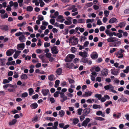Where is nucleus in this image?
Segmentation results:
<instances>
[{
    "instance_id": "obj_1",
    "label": "nucleus",
    "mask_w": 129,
    "mask_h": 129,
    "mask_svg": "<svg viewBox=\"0 0 129 129\" xmlns=\"http://www.w3.org/2000/svg\"><path fill=\"white\" fill-rule=\"evenodd\" d=\"M69 40V43H72L73 45H76L78 43V38H76L75 36H74L73 37H70Z\"/></svg>"
},
{
    "instance_id": "obj_2",
    "label": "nucleus",
    "mask_w": 129,
    "mask_h": 129,
    "mask_svg": "<svg viewBox=\"0 0 129 129\" xmlns=\"http://www.w3.org/2000/svg\"><path fill=\"white\" fill-rule=\"evenodd\" d=\"M124 51V50L120 49V51L115 53L116 57L118 58H122L123 56L122 53Z\"/></svg>"
},
{
    "instance_id": "obj_3",
    "label": "nucleus",
    "mask_w": 129,
    "mask_h": 129,
    "mask_svg": "<svg viewBox=\"0 0 129 129\" xmlns=\"http://www.w3.org/2000/svg\"><path fill=\"white\" fill-rule=\"evenodd\" d=\"M119 40V39L115 37H110L107 40L108 42H114Z\"/></svg>"
},
{
    "instance_id": "obj_4",
    "label": "nucleus",
    "mask_w": 129,
    "mask_h": 129,
    "mask_svg": "<svg viewBox=\"0 0 129 129\" xmlns=\"http://www.w3.org/2000/svg\"><path fill=\"white\" fill-rule=\"evenodd\" d=\"M52 53L53 54H57L59 50L57 47L56 46L52 47L51 49Z\"/></svg>"
},
{
    "instance_id": "obj_5",
    "label": "nucleus",
    "mask_w": 129,
    "mask_h": 129,
    "mask_svg": "<svg viewBox=\"0 0 129 129\" xmlns=\"http://www.w3.org/2000/svg\"><path fill=\"white\" fill-rule=\"evenodd\" d=\"M60 97L62 98V99H61L60 100L62 102H63L66 100L69 99V98L68 99L67 97L65 96L64 94L62 92L60 93Z\"/></svg>"
},
{
    "instance_id": "obj_6",
    "label": "nucleus",
    "mask_w": 129,
    "mask_h": 129,
    "mask_svg": "<svg viewBox=\"0 0 129 129\" xmlns=\"http://www.w3.org/2000/svg\"><path fill=\"white\" fill-rule=\"evenodd\" d=\"M90 111V108H85L83 110V115L84 116H87Z\"/></svg>"
},
{
    "instance_id": "obj_7",
    "label": "nucleus",
    "mask_w": 129,
    "mask_h": 129,
    "mask_svg": "<svg viewBox=\"0 0 129 129\" xmlns=\"http://www.w3.org/2000/svg\"><path fill=\"white\" fill-rule=\"evenodd\" d=\"M25 47L24 43H22L21 44H18L17 47V48L18 50H22L24 49Z\"/></svg>"
},
{
    "instance_id": "obj_8",
    "label": "nucleus",
    "mask_w": 129,
    "mask_h": 129,
    "mask_svg": "<svg viewBox=\"0 0 129 129\" xmlns=\"http://www.w3.org/2000/svg\"><path fill=\"white\" fill-rule=\"evenodd\" d=\"M111 73L114 75H118L119 73V71L117 69H111Z\"/></svg>"
},
{
    "instance_id": "obj_9",
    "label": "nucleus",
    "mask_w": 129,
    "mask_h": 129,
    "mask_svg": "<svg viewBox=\"0 0 129 129\" xmlns=\"http://www.w3.org/2000/svg\"><path fill=\"white\" fill-rule=\"evenodd\" d=\"M92 92L89 91H88L87 92H85L84 93L82 96L83 97H87L88 96H90L92 95Z\"/></svg>"
},
{
    "instance_id": "obj_10",
    "label": "nucleus",
    "mask_w": 129,
    "mask_h": 129,
    "mask_svg": "<svg viewBox=\"0 0 129 129\" xmlns=\"http://www.w3.org/2000/svg\"><path fill=\"white\" fill-rule=\"evenodd\" d=\"M14 51L13 49H10L8 50L6 52V55L8 56H9L12 55L13 53H14Z\"/></svg>"
},
{
    "instance_id": "obj_11",
    "label": "nucleus",
    "mask_w": 129,
    "mask_h": 129,
    "mask_svg": "<svg viewBox=\"0 0 129 129\" xmlns=\"http://www.w3.org/2000/svg\"><path fill=\"white\" fill-rule=\"evenodd\" d=\"M101 74L103 76H107L108 73V70L106 69H104L101 71Z\"/></svg>"
},
{
    "instance_id": "obj_12",
    "label": "nucleus",
    "mask_w": 129,
    "mask_h": 129,
    "mask_svg": "<svg viewBox=\"0 0 129 129\" xmlns=\"http://www.w3.org/2000/svg\"><path fill=\"white\" fill-rule=\"evenodd\" d=\"M41 92L43 96H46L49 92V90L48 89H44L42 90Z\"/></svg>"
},
{
    "instance_id": "obj_13",
    "label": "nucleus",
    "mask_w": 129,
    "mask_h": 129,
    "mask_svg": "<svg viewBox=\"0 0 129 129\" xmlns=\"http://www.w3.org/2000/svg\"><path fill=\"white\" fill-rule=\"evenodd\" d=\"M87 53L86 51L83 52H80L79 53V54L82 58H85L87 57Z\"/></svg>"
},
{
    "instance_id": "obj_14",
    "label": "nucleus",
    "mask_w": 129,
    "mask_h": 129,
    "mask_svg": "<svg viewBox=\"0 0 129 129\" xmlns=\"http://www.w3.org/2000/svg\"><path fill=\"white\" fill-rule=\"evenodd\" d=\"M19 40L21 42H24L25 41L26 38L23 35H22L18 38Z\"/></svg>"
},
{
    "instance_id": "obj_15",
    "label": "nucleus",
    "mask_w": 129,
    "mask_h": 129,
    "mask_svg": "<svg viewBox=\"0 0 129 129\" xmlns=\"http://www.w3.org/2000/svg\"><path fill=\"white\" fill-rule=\"evenodd\" d=\"M38 105L36 103L32 104L30 105V107L32 109H35L38 107Z\"/></svg>"
},
{
    "instance_id": "obj_16",
    "label": "nucleus",
    "mask_w": 129,
    "mask_h": 129,
    "mask_svg": "<svg viewBox=\"0 0 129 129\" xmlns=\"http://www.w3.org/2000/svg\"><path fill=\"white\" fill-rule=\"evenodd\" d=\"M0 27L1 29L5 31H7L9 29V27L7 25H1L0 26Z\"/></svg>"
},
{
    "instance_id": "obj_17",
    "label": "nucleus",
    "mask_w": 129,
    "mask_h": 129,
    "mask_svg": "<svg viewBox=\"0 0 129 129\" xmlns=\"http://www.w3.org/2000/svg\"><path fill=\"white\" fill-rule=\"evenodd\" d=\"M95 52V53H93L91 56V57L93 59H96L98 57V55L97 53L96 52Z\"/></svg>"
},
{
    "instance_id": "obj_18",
    "label": "nucleus",
    "mask_w": 129,
    "mask_h": 129,
    "mask_svg": "<svg viewBox=\"0 0 129 129\" xmlns=\"http://www.w3.org/2000/svg\"><path fill=\"white\" fill-rule=\"evenodd\" d=\"M62 70L61 68H59L57 70L56 72L58 75H60L61 74Z\"/></svg>"
},
{
    "instance_id": "obj_19",
    "label": "nucleus",
    "mask_w": 129,
    "mask_h": 129,
    "mask_svg": "<svg viewBox=\"0 0 129 129\" xmlns=\"http://www.w3.org/2000/svg\"><path fill=\"white\" fill-rule=\"evenodd\" d=\"M105 89L106 90L110 89L111 88H114V87L112 85L110 84L108 85L105 86L104 87Z\"/></svg>"
},
{
    "instance_id": "obj_20",
    "label": "nucleus",
    "mask_w": 129,
    "mask_h": 129,
    "mask_svg": "<svg viewBox=\"0 0 129 129\" xmlns=\"http://www.w3.org/2000/svg\"><path fill=\"white\" fill-rule=\"evenodd\" d=\"M105 32L107 35H108L110 37H111L113 36L112 33L110 32L109 30L108 29H106Z\"/></svg>"
},
{
    "instance_id": "obj_21",
    "label": "nucleus",
    "mask_w": 129,
    "mask_h": 129,
    "mask_svg": "<svg viewBox=\"0 0 129 129\" xmlns=\"http://www.w3.org/2000/svg\"><path fill=\"white\" fill-rule=\"evenodd\" d=\"M127 99L124 97H121L119 98L118 100V101H122L123 102H127Z\"/></svg>"
},
{
    "instance_id": "obj_22",
    "label": "nucleus",
    "mask_w": 129,
    "mask_h": 129,
    "mask_svg": "<svg viewBox=\"0 0 129 129\" xmlns=\"http://www.w3.org/2000/svg\"><path fill=\"white\" fill-rule=\"evenodd\" d=\"M20 77L22 79H26L28 78L27 75L25 74H22L21 75Z\"/></svg>"
},
{
    "instance_id": "obj_23",
    "label": "nucleus",
    "mask_w": 129,
    "mask_h": 129,
    "mask_svg": "<svg viewBox=\"0 0 129 129\" xmlns=\"http://www.w3.org/2000/svg\"><path fill=\"white\" fill-rule=\"evenodd\" d=\"M118 24L120 28H121L125 26L126 23L125 22H121Z\"/></svg>"
},
{
    "instance_id": "obj_24",
    "label": "nucleus",
    "mask_w": 129,
    "mask_h": 129,
    "mask_svg": "<svg viewBox=\"0 0 129 129\" xmlns=\"http://www.w3.org/2000/svg\"><path fill=\"white\" fill-rule=\"evenodd\" d=\"M114 17L111 18L109 20V22L110 23H114L117 20Z\"/></svg>"
},
{
    "instance_id": "obj_25",
    "label": "nucleus",
    "mask_w": 129,
    "mask_h": 129,
    "mask_svg": "<svg viewBox=\"0 0 129 129\" xmlns=\"http://www.w3.org/2000/svg\"><path fill=\"white\" fill-rule=\"evenodd\" d=\"M33 9V8L31 6H28L26 8L27 11L30 12L32 11Z\"/></svg>"
},
{
    "instance_id": "obj_26",
    "label": "nucleus",
    "mask_w": 129,
    "mask_h": 129,
    "mask_svg": "<svg viewBox=\"0 0 129 129\" xmlns=\"http://www.w3.org/2000/svg\"><path fill=\"white\" fill-rule=\"evenodd\" d=\"M17 120L16 119H13L10 122L9 124L10 125H12L15 124L17 122Z\"/></svg>"
},
{
    "instance_id": "obj_27",
    "label": "nucleus",
    "mask_w": 129,
    "mask_h": 129,
    "mask_svg": "<svg viewBox=\"0 0 129 129\" xmlns=\"http://www.w3.org/2000/svg\"><path fill=\"white\" fill-rule=\"evenodd\" d=\"M29 94L30 96H31L34 92V90L32 88H30L28 89Z\"/></svg>"
},
{
    "instance_id": "obj_28",
    "label": "nucleus",
    "mask_w": 129,
    "mask_h": 129,
    "mask_svg": "<svg viewBox=\"0 0 129 129\" xmlns=\"http://www.w3.org/2000/svg\"><path fill=\"white\" fill-rule=\"evenodd\" d=\"M94 119L96 120L99 121H104L105 120L104 118L98 116L95 117Z\"/></svg>"
},
{
    "instance_id": "obj_29",
    "label": "nucleus",
    "mask_w": 129,
    "mask_h": 129,
    "mask_svg": "<svg viewBox=\"0 0 129 129\" xmlns=\"http://www.w3.org/2000/svg\"><path fill=\"white\" fill-rule=\"evenodd\" d=\"M65 113V112L63 110L60 111L59 112V114L60 115V116L61 117L63 116L64 115Z\"/></svg>"
},
{
    "instance_id": "obj_30",
    "label": "nucleus",
    "mask_w": 129,
    "mask_h": 129,
    "mask_svg": "<svg viewBox=\"0 0 129 129\" xmlns=\"http://www.w3.org/2000/svg\"><path fill=\"white\" fill-rule=\"evenodd\" d=\"M58 124V122L57 121L55 122L54 123V126H53V129H57V126Z\"/></svg>"
},
{
    "instance_id": "obj_31",
    "label": "nucleus",
    "mask_w": 129,
    "mask_h": 129,
    "mask_svg": "<svg viewBox=\"0 0 129 129\" xmlns=\"http://www.w3.org/2000/svg\"><path fill=\"white\" fill-rule=\"evenodd\" d=\"M6 59L5 58L1 59L0 58L1 61V65L4 66L5 65V62Z\"/></svg>"
},
{
    "instance_id": "obj_32",
    "label": "nucleus",
    "mask_w": 129,
    "mask_h": 129,
    "mask_svg": "<svg viewBox=\"0 0 129 129\" xmlns=\"http://www.w3.org/2000/svg\"><path fill=\"white\" fill-rule=\"evenodd\" d=\"M60 81L59 80H56L55 82V84L54 85V87H57L59 86V84Z\"/></svg>"
},
{
    "instance_id": "obj_33",
    "label": "nucleus",
    "mask_w": 129,
    "mask_h": 129,
    "mask_svg": "<svg viewBox=\"0 0 129 129\" xmlns=\"http://www.w3.org/2000/svg\"><path fill=\"white\" fill-rule=\"evenodd\" d=\"M38 117L37 116H36L34 117L32 119V122H37L38 120Z\"/></svg>"
},
{
    "instance_id": "obj_34",
    "label": "nucleus",
    "mask_w": 129,
    "mask_h": 129,
    "mask_svg": "<svg viewBox=\"0 0 129 129\" xmlns=\"http://www.w3.org/2000/svg\"><path fill=\"white\" fill-rule=\"evenodd\" d=\"M114 42L115 43L114 44L115 47H118L119 46V45H120L121 44V42L120 41H116Z\"/></svg>"
},
{
    "instance_id": "obj_35",
    "label": "nucleus",
    "mask_w": 129,
    "mask_h": 129,
    "mask_svg": "<svg viewBox=\"0 0 129 129\" xmlns=\"http://www.w3.org/2000/svg\"><path fill=\"white\" fill-rule=\"evenodd\" d=\"M59 91H57L55 92L54 94V96L56 98L59 95V94H60L61 93Z\"/></svg>"
},
{
    "instance_id": "obj_36",
    "label": "nucleus",
    "mask_w": 129,
    "mask_h": 129,
    "mask_svg": "<svg viewBox=\"0 0 129 129\" xmlns=\"http://www.w3.org/2000/svg\"><path fill=\"white\" fill-rule=\"evenodd\" d=\"M93 108L94 109H100L101 108V106L99 105L94 104L93 105Z\"/></svg>"
},
{
    "instance_id": "obj_37",
    "label": "nucleus",
    "mask_w": 129,
    "mask_h": 129,
    "mask_svg": "<svg viewBox=\"0 0 129 129\" xmlns=\"http://www.w3.org/2000/svg\"><path fill=\"white\" fill-rule=\"evenodd\" d=\"M95 97L97 98L98 100H100L102 98V95L101 94H97L95 95Z\"/></svg>"
},
{
    "instance_id": "obj_38",
    "label": "nucleus",
    "mask_w": 129,
    "mask_h": 129,
    "mask_svg": "<svg viewBox=\"0 0 129 129\" xmlns=\"http://www.w3.org/2000/svg\"><path fill=\"white\" fill-rule=\"evenodd\" d=\"M54 76L52 75H50L48 77V78L49 80L50 81H53L54 80Z\"/></svg>"
},
{
    "instance_id": "obj_39",
    "label": "nucleus",
    "mask_w": 129,
    "mask_h": 129,
    "mask_svg": "<svg viewBox=\"0 0 129 129\" xmlns=\"http://www.w3.org/2000/svg\"><path fill=\"white\" fill-rule=\"evenodd\" d=\"M121 115L120 114V113H119L118 114V115H117L116 114L114 113L113 114V116L114 117H114L115 119H116V118H120V116Z\"/></svg>"
},
{
    "instance_id": "obj_40",
    "label": "nucleus",
    "mask_w": 129,
    "mask_h": 129,
    "mask_svg": "<svg viewBox=\"0 0 129 129\" xmlns=\"http://www.w3.org/2000/svg\"><path fill=\"white\" fill-rule=\"evenodd\" d=\"M46 119L47 120H49L50 121H53L55 120V118L51 117H48L46 118Z\"/></svg>"
},
{
    "instance_id": "obj_41",
    "label": "nucleus",
    "mask_w": 129,
    "mask_h": 129,
    "mask_svg": "<svg viewBox=\"0 0 129 129\" xmlns=\"http://www.w3.org/2000/svg\"><path fill=\"white\" fill-rule=\"evenodd\" d=\"M38 19L40 21H42L44 20L43 16L42 15H39L38 17Z\"/></svg>"
},
{
    "instance_id": "obj_42",
    "label": "nucleus",
    "mask_w": 129,
    "mask_h": 129,
    "mask_svg": "<svg viewBox=\"0 0 129 129\" xmlns=\"http://www.w3.org/2000/svg\"><path fill=\"white\" fill-rule=\"evenodd\" d=\"M28 93L26 92H25L22 94L21 97L22 98H26L28 96Z\"/></svg>"
},
{
    "instance_id": "obj_43",
    "label": "nucleus",
    "mask_w": 129,
    "mask_h": 129,
    "mask_svg": "<svg viewBox=\"0 0 129 129\" xmlns=\"http://www.w3.org/2000/svg\"><path fill=\"white\" fill-rule=\"evenodd\" d=\"M82 58L81 60V61L82 62L84 63H86L88 61V59L86 58Z\"/></svg>"
},
{
    "instance_id": "obj_44",
    "label": "nucleus",
    "mask_w": 129,
    "mask_h": 129,
    "mask_svg": "<svg viewBox=\"0 0 129 129\" xmlns=\"http://www.w3.org/2000/svg\"><path fill=\"white\" fill-rule=\"evenodd\" d=\"M38 97L39 95L37 94H36L35 95H33L32 97V99L34 100H36L38 98Z\"/></svg>"
},
{
    "instance_id": "obj_45",
    "label": "nucleus",
    "mask_w": 129,
    "mask_h": 129,
    "mask_svg": "<svg viewBox=\"0 0 129 129\" xmlns=\"http://www.w3.org/2000/svg\"><path fill=\"white\" fill-rule=\"evenodd\" d=\"M26 23L25 21H23L22 23H19L17 25V26L19 27H22L24 25H26Z\"/></svg>"
},
{
    "instance_id": "obj_46",
    "label": "nucleus",
    "mask_w": 129,
    "mask_h": 129,
    "mask_svg": "<svg viewBox=\"0 0 129 129\" xmlns=\"http://www.w3.org/2000/svg\"><path fill=\"white\" fill-rule=\"evenodd\" d=\"M78 22L79 23H84L85 22V20L84 19H80L78 20Z\"/></svg>"
},
{
    "instance_id": "obj_47",
    "label": "nucleus",
    "mask_w": 129,
    "mask_h": 129,
    "mask_svg": "<svg viewBox=\"0 0 129 129\" xmlns=\"http://www.w3.org/2000/svg\"><path fill=\"white\" fill-rule=\"evenodd\" d=\"M109 11L107 10H105L104 12V14L105 15V16L106 17L108 16V15L109 14Z\"/></svg>"
},
{
    "instance_id": "obj_48",
    "label": "nucleus",
    "mask_w": 129,
    "mask_h": 129,
    "mask_svg": "<svg viewBox=\"0 0 129 129\" xmlns=\"http://www.w3.org/2000/svg\"><path fill=\"white\" fill-rule=\"evenodd\" d=\"M106 103L105 104V106L106 107H107L109 105L111 104L112 103V102L111 101H108L106 102Z\"/></svg>"
},
{
    "instance_id": "obj_49",
    "label": "nucleus",
    "mask_w": 129,
    "mask_h": 129,
    "mask_svg": "<svg viewBox=\"0 0 129 129\" xmlns=\"http://www.w3.org/2000/svg\"><path fill=\"white\" fill-rule=\"evenodd\" d=\"M73 121L74 123L75 124H76L78 122L79 120L78 119L76 118L73 119Z\"/></svg>"
},
{
    "instance_id": "obj_50",
    "label": "nucleus",
    "mask_w": 129,
    "mask_h": 129,
    "mask_svg": "<svg viewBox=\"0 0 129 129\" xmlns=\"http://www.w3.org/2000/svg\"><path fill=\"white\" fill-rule=\"evenodd\" d=\"M50 43L46 42L44 43V47L45 48H47L50 46Z\"/></svg>"
},
{
    "instance_id": "obj_51",
    "label": "nucleus",
    "mask_w": 129,
    "mask_h": 129,
    "mask_svg": "<svg viewBox=\"0 0 129 129\" xmlns=\"http://www.w3.org/2000/svg\"><path fill=\"white\" fill-rule=\"evenodd\" d=\"M24 33V32H19L17 33H16L15 34V35L16 36L18 37L21 35H22Z\"/></svg>"
},
{
    "instance_id": "obj_52",
    "label": "nucleus",
    "mask_w": 129,
    "mask_h": 129,
    "mask_svg": "<svg viewBox=\"0 0 129 129\" xmlns=\"http://www.w3.org/2000/svg\"><path fill=\"white\" fill-rule=\"evenodd\" d=\"M55 22V20L54 19H51L50 20V22L52 25H54Z\"/></svg>"
},
{
    "instance_id": "obj_53",
    "label": "nucleus",
    "mask_w": 129,
    "mask_h": 129,
    "mask_svg": "<svg viewBox=\"0 0 129 129\" xmlns=\"http://www.w3.org/2000/svg\"><path fill=\"white\" fill-rule=\"evenodd\" d=\"M71 50L72 53H74L76 51V49L75 47H73L71 48Z\"/></svg>"
},
{
    "instance_id": "obj_54",
    "label": "nucleus",
    "mask_w": 129,
    "mask_h": 129,
    "mask_svg": "<svg viewBox=\"0 0 129 129\" xmlns=\"http://www.w3.org/2000/svg\"><path fill=\"white\" fill-rule=\"evenodd\" d=\"M83 109L82 108H79L77 110L78 114L79 115H80L81 114V112L82 111Z\"/></svg>"
},
{
    "instance_id": "obj_55",
    "label": "nucleus",
    "mask_w": 129,
    "mask_h": 129,
    "mask_svg": "<svg viewBox=\"0 0 129 129\" xmlns=\"http://www.w3.org/2000/svg\"><path fill=\"white\" fill-rule=\"evenodd\" d=\"M87 124L86 122L84 120L81 124V125L82 126H84L86 127Z\"/></svg>"
},
{
    "instance_id": "obj_56",
    "label": "nucleus",
    "mask_w": 129,
    "mask_h": 129,
    "mask_svg": "<svg viewBox=\"0 0 129 129\" xmlns=\"http://www.w3.org/2000/svg\"><path fill=\"white\" fill-rule=\"evenodd\" d=\"M103 61V59L101 58H99L96 60V62L97 63H100Z\"/></svg>"
},
{
    "instance_id": "obj_57",
    "label": "nucleus",
    "mask_w": 129,
    "mask_h": 129,
    "mask_svg": "<svg viewBox=\"0 0 129 129\" xmlns=\"http://www.w3.org/2000/svg\"><path fill=\"white\" fill-rule=\"evenodd\" d=\"M69 57L72 60V59L74 58L75 57V56L74 54H69Z\"/></svg>"
},
{
    "instance_id": "obj_58",
    "label": "nucleus",
    "mask_w": 129,
    "mask_h": 129,
    "mask_svg": "<svg viewBox=\"0 0 129 129\" xmlns=\"http://www.w3.org/2000/svg\"><path fill=\"white\" fill-rule=\"evenodd\" d=\"M72 61V60L69 57H67L65 59V61L66 62H69Z\"/></svg>"
},
{
    "instance_id": "obj_59",
    "label": "nucleus",
    "mask_w": 129,
    "mask_h": 129,
    "mask_svg": "<svg viewBox=\"0 0 129 129\" xmlns=\"http://www.w3.org/2000/svg\"><path fill=\"white\" fill-rule=\"evenodd\" d=\"M95 71L96 72H97L100 71L101 70L100 68L98 66L96 67H95Z\"/></svg>"
},
{
    "instance_id": "obj_60",
    "label": "nucleus",
    "mask_w": 129,
    "mask_h": 129,
    "mask_svg": "<svg viewBox=\"0 0 129 129\" xmlns=\"http://www.w3.org/2000/svg\"><path fill=\"white\" fill-rule=\"evenodd\" d=\"M68 80H69V82L70 84H71L72 83H74L75 82V81L73 79L69 78Z\"/></svg>"
},
{
    "instance_id": "obj_61",
    "label": "nucleus",
    "mask_w": 129,
    "mask_h": 129,
    "mask_svg": "<svg viewBox=\"0 0 129 129\" xmlns=\"http://www.w3.org/2000/svg\"><path fill=\"white\" fill-rule=\"evenodd\" d=\"M64 124L63 123H60L59 124V125L60 128H63L64 127Z\"/></svg>"
},
{
    "instance_id": "obj_62",
    "label": "nucleus",
    "mask_w": 129,
    "mask_h": 129,
    "mask_svg": "<svg viewBox=\"0 0 129 129\" xmlns=\"http://www.w3.org/2000/svg\"><path fill=\"white\" fill-rule=\"evenodd\" d=\"M102 112L101 111H97L96 113V114L98 116H100L102 114Z\"/></svg>"
},
{
    "instance_id": "obj_63",
    "label": "nucleus",
    "mask_w": 129,
    "mask_h": 129,
    "mask_svg": "<svg viewBox=\"0 0 129 129\" xmlns=\"http://www.w3.org/2000/svg\"><path fill=\"white\" fill-rule=\"evenodd\" d=\"M93 5V3L90 2L88 3L86 5V6L87 7H89L92 6Z\"/></svg>"
},
{
    "instance_id": "obj_64",
    "label": "nucleus",
    "mask_w": 129,
    "mask_h": 129,
    "mask_svg": "<svg viewBox=\"0 0 129 129\" xmlns=\"http://www.w3.org/2000/svg\"><path fill=\"white\" fill-rule=\"evenodd\" d=\"M105 29V27L103 26H101L100 28V30L101 31H104Z\"/></svg>"
}]
</instances>
